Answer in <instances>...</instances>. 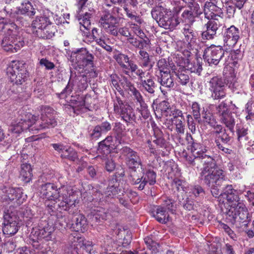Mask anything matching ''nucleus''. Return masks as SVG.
Masks as SVG:
<instances>
[{
  "label": "nucleus",
  "instance_id": "1",
  "mask_svg": "<svg viewBox=\"0 0 254 254\" xmlns=\"http://www.w3.org/2000/svg\"><path fill=\"white\" fill-rule=\"evenodd\" d=\"M16 118L11 123L9 130L12 133L19 134L24 130L39 131L46 128L54 127L57 125L54 116V110L47 106L41 107V118L32 114L20 110Z\"/></svg>",
  "mask_w": 254,
  "mask_h": 254
},
{
  "label": "nucleus",
  "instance_id": "2",
  "mask_svg": "<svg viewBox=\"0 0 254 254\" xmlns=\"http://www.w3.org/2000/svg\"><path fill=\"white\" fill-rule=\"evenodd\" d=\"M38 191L43 198L54 201L58 199V206L61 210L71 214L76 212L75 207L78 203L77 195L71 187L63 186L58 188L54 184L46 183L39 185Z\"/></svg>",
  "mask_w": 254,
  "mask_h": 254
},
{
  "label": "nucleus",
  "instance_id": "3",
  "mask_svg": "<svg viewBox=\"0 0 254 254\" xmlns=\"http://www.w3.org/2000/svg\"><path fill=\"white\" fill-rule=\"evenodd\" d=\"M219 9L215 4L211 2H206L204 6V12L205 18L209 19V21L204 26L206 30L201 33L202 40H212L214 38L216 32L221 26L219 19L222 18L217 14L214 13L212 11H216Z\"/></svg>",
  "mask_w": 254,
  "mask_h": 254
},
{
  "label": "nucleus",
  "instance_id": "4",
  "mask_svg": "<svg viewBox=\"0 0 254 254\" xmlns=\"http://www.w3.org/2000/svg\"><path fill=\"white\" fill-rule=\"evenodd\" d=\"M225 213L227 222L245 226H248L253 214V213L249 212L246 205L242 202L229 205Z\"/></svg>",
  "mask_w": 254,
  "mask_h": 254
},
{
  "label": "nucleus",
  "instance_id": "5",
  "mask_svg": "<svg viewBox=\"0 0 254 254\" xmlns=\"http://www.w3.org/2000/svg\"><path fill=\"white\" fill-rule=\"evenodd\" d=\"M151 15L158 25L166 29H173L180 23L179 19L173 16L170 9L162 5L153 9Z\"/></svg>",
  "mask_w": 254,
  "mask_h": 254
},
{
  "label": "nucleus",
  "instance_id": "6",
  "mask_svg": "<svg viewBox=\"0 0 254 254\" xmlns=\"http://www.w3.org/2000/svg\"><path fill=\"white\" fill-rule=\"evenodd\" d=\"M99 23L107 33L114 36L121 35L128 39L131 36L128 27L124 26L118 28L117 19L110 13L102 15Z\"/></svg>",
  "mask_w": 254,
  "mask_h": 254
},
{
  "label": "nucleus",
  "instance_id": "7",
  "mask_svg": "<svg viewBox=\"0 0 254 254\" xmlns=\"http://www.w3.org/2000/svg\"><path fill=\"white\" fill-rule=\"evenodd\" d=\"M91 4L89 0H79L78 2V10L76 17L82 31L89 30L91 27L90 19L94 13L93 9L90 7Z\"/></svg>",
  "mask_w": 254,
  "mask_h": 254
},
{
  "label": "nucleus",
  "instance_id": "8",
  "mask_svg": "<svg viewBox=\"0 0 254 254\" xmlns=\"http://www.w3.org/2000/svg\"><path fill=\"white\" fill-rule=\"evenodd\" d=\"M7 74L12 82L22 84L28 77L26 64L22 62L13 61L7 68Z\"/></svg>",
  "mask_w": 254,
  "mask_h": 254
},
{
  "label": "nucleus",
  "instance_id": "9",
  "mask_svg": "<svg viewBox=\"0 0 254 254\" xmlns=\"http://www.w3.org/2000/svg\"><path fill=\"white\" fill-rule=\"evenodd\" d=\"M141 170L143 174L141 176H139L136 172H133L129 174L128 177L130 183L137 186L136 188L140 190H143L147 184L151 186L156 182V174L154 171L150 169L145 171L143 168Z\"/></svg>",
  "mask_w": 254,
  "mask_h": 254
},
{
  "label": "nucleus",
  "instance_id": "10",
  "mask_svg": "<svg viewBox=\"0 0 254 254\" xmlns=\"http://www.w3.org/2000/svg\"><path fill=\"white\" fill-rule=\"evenodd\" d=\"M200 176L201 180L208 187L215 185L221 186L223 183L226 180L225 172L223 170L219 168L208 170L206 168L202 170Z\"/></svg>",
  "mask_w": 254,
  "mask_h": 254
},
{
  "label": "nucleus",
  "instance_id": "11",
  "mask_svg": "<svg viewBox=\"0 0 254 254\" xmlns=\"http://www.w3.org/2000/svg\"><path fill=\"white\" fill-rule=\"evenodd\" d=\"M114 110L126 123H130L135 120L136 117L132 108L119 97L116 96L114 100Z\"/></svg>",
  "mask_w": 254,
  "mask_h": 254
},
{
  "label": "nucleus",
  "instance_id": "12",
  "mask_svg": "<svg viewBox=\"0 0 254 254\" xmlns=\"http://www.w3.org/2000/svg\"><path fill=\"white\" fill-rule=\"evenodd\" d=\"M71 59L79 69H84L87 66L93 67L94 56L86 48H80L71 53Z\"/></svg>",
  "mask_w": 254,
  "mask_h": 254
},
{
  "label": "nucleus",
  "instance_id": "13",
  "mask_svg": "<svg viewBox=\"0 0 254 254\" xmlns=\"http://www.w3.org/2000/svg\"><path fill=\"white\" fill-rule=\"evenodd\" d=\"M2 231L4 234L14 235L20 227L17 215L9 210H4L3 216Z\"/></svg>",
  "mask_w": 254,
  "mask_h": 254
},
{
  "label": "nucleus",
  "instance_id": "14",
  "mask_svg": "<svg viewBox=\"0 0 254 254\" xmlns=\"http://www.w3.org/2000/svg\"><path fill=\"white\" fill-rule=\"evenodd\" d=\"M208 89L213 100H219L226 97V84L221 77L214 76L211 78L208 82Z\"/></svg>",
  "mask_w": 254,
  "mask_h": 254
},
{
  "label": "nucleus",
  "instance_id": "15",
  "mask_svg": "<svg viewBox=\"0 0 254 254\" xmlns=\"http://www.w3.org/2000/svg\"><path fill=\"white\" fill-rule=\"evenodd\" d=\"M2 192L1 199L7 203H16L18 205L23 203V192L20 188H14L9 186H3L0 188Z\"/></svg>",
  "mask_w": 254,
  "mask_h": 254
},
{
  "label": "nucleus",
  "instance_id": "16",
  "mask_svg": "<svg viewBox=\"0 0 254 254\" xmlns=\"http://www.w3.org/2000/svg\"><path fill=\"white\" fill-rule=\"evenodd\" d=\"M53 228L46 220H41L38 228L33 229L31 233V239L34 242L44 239L46 241L51 240Z\"/></svg>",
  "mask_w": 254,
  "mask_h": 254
},
{
  "label": "nucleus",
  "instance_id": "17",
  "mask_svg": "<svg viewBox=\"0 0 254 254\" xmlns=\"http://www.w3.org/2000/svg\"><path fill=\"white\" fill-rule=\"evenodd\" d=\"M121 151L122 155L126 157L127 165L130 169L129 174L136 172V169L139 166L142 169L141 160L137 152L127 146L123 147Z\"/></svg>",
  "mask_w": 254,
  "mask_h": 254
},
{
  "label": "nucleus",
  "instance_id": "18",
  "mask_svg": "<svg viewBox=\"0 0 254 254\" xmlns=\"http://www.w3.org/2000/svg\"><path fill=\"white\" fill-rule=\"evenodd\" d=\"M115 59L120 65L124 73L130 77H136L134 75V73L139 67L133 61L129 60V58L127 55L119 54L115 56Z\"/></svg>",
  "mask_w": 254,
  "mask_h": 254
},
{
  "label": "nucleus",
  "instance_id": "19",
  "mask_svg": "<svg viewBox=\"0 0 254 254\" xmlns=\"http://www.w3.org/2000/svg\"><path fill=\"white\" fill-rule=\"evenodd\" d=\"M4 10L7 13L9 14V16L11 18L15 17L16 22L21 23L22 25H24L25 24H26V22L23 20V17L18 15L19 14L26 15L30 17L35 15L36 13V9L33 7L31 3L28 0H25L21 2V5L18 8L16 16L15 13L7 11L5 8Z\"/></svg>",
  "mask_w": 254,
  "mask_h": 254
},
{
  "label": "nucleus",
  "instance_id": "20",
  "mask_svg": "<svg viewBox=\"0 0 254 254\" xmlns=\"http://www.w3.org/2000/svg\"><path fill=\"white\" fill-rule=\"evenodd\" d=\"M225 54L221 46H211L205 49L203 57L209 64L217 65ZM226 54L228 53L226 52Z\"/></svg>",
  "mask_w": 254,
  "mask_h": 254
},
{
  "label": "nucleus",
  "instance_id": "21",
  "mask_svg": "<svg viewBox=\"0 0 254 254\" xmlns=\"http://www.w3.org/2000/svg\"><path fill=\"white\" fill-rule=\"evenodd\" d=\"M17 34L13 35L12 33L9 35L4 33V37L1 42V46L3 50L6 52L12 53L16 52L23 46V42L20 39L18 41L16 37Z\"/></svg>",
  "mask_w": 254,
  "mask_h": 254
},
{
  "label": "nucleus",
  "instance_id": "22",
  "mask_svg": "<svg viewBox=\"0 0 254 254\" xmlns=\"http://www.w3.org/2000/svg\"><path fill=\"white\" fill-rule=\"evenodd\" d=\"M240 34L239 29L234 25L225 29L222 32L224 46L229 48L234 47L239 40Z\"/></svg>",
  "mask_w": 254,
  "mask_h": 254
},
{
  "label": "nucleus",
  "instance_id": "23",
  "mask_svg": "<svg viewBox=\"0 0 254 254\" xmlns=\"http://www.w3.org/2000/svg\"><path fill=\"white\" fill-rule=\"evenodd\" d=\"M145 74V71L139 68L134 73V75L137 76L138 80L140 81V86L143 90L151 94H153L155 92V83L152 78H149L146 80L143 79Z\"/></svg>",
  "mask_w": 254,
  "mask_h": 254
},
{
  "label": "nucleus",
  "instance_id": "24",
  "mask_svg": "<svg viewBox=\"0 0 254 254\" xmlns=\"http://www.w3.org/2000/svg\"><path fill=\"white\" fill-rule=\"evenodd\" d=\"M187 139L188 143L190 144V150L193 157L196 159H199L208 150L206 147L194 141L190 134H187Z\"/></svg>",
  "mask_w": 254,
  "mask_h": 254
},
{
  "label": "nucleus",
  "instance_id": "25",
  "mask_svg": "<svg viewBox=\"0 0 254 254\" xmlns=\"http://www.w3.org/2000/svg\"><path fill=\"white\" fill-rule=\"evenodd\" d=\"M70 99H67L71 106L72 107L73 112L76 114H79L83 113H86L90 110L89 106L85 104V100L83 98L78 96H71Z\"/></svg>",
  "mask_w": 254,
  "mask_h": 254
},
{
  "label": "nucleus",
  "instance_id": "26",
  "mask_svg": "<svg viewBox=\"0 0 254 254\" xmlns=\"http://www.w3.org/2000/svg\"><path fill=\"white\" fill-rule=\"evenodd\" d=\"M156 66L157 69L155 71L156 75H162L175 72V65L172 61H169L165 59L159 60Z\"/></svg>",
  "mask_w": 254,
  "mask_h": 254
},
{
  "label": "nucleus",
  "instance_id": "27",
  "mask_svg": "<svg viewBox=\"0 0 254 254\" xmlns=\"http://www.w3.org/2000/svg\"><path fill=\"white\" fill-rule=\"evenodd\" d=\"M117 146V145L114 143L113 137L112 136H108L104 140L99 143L97 151L99 154L107 156Z\"/></svg>",
  "mask_w": 254,
  "mask_h": 254
},
{
  "label": "nucleus",
  "instance_id": "28",
  "mask_svg": "<svg viewBox=\"0 0 254 254\" xmlns=\"http://www.w3.org/2000/svg\"><path fill=\"white\" fill-rule=\"evenodd\" d=\"M173 72L164 74L162 75H158L157 79L158 81L160 83L162 87H160V89L163 92V88H165L168 91L173 89L175 87V83L173 78Z\"/></svg>",
  "mask_w": 254,
  "mask_h": 254
},
{
  "label": "nucleus",
  "instance_id": "29",
  "mask_svg": "<svg viewBox=\"0 0 254 254\" xmlns=\"http://www.w3.org/2000/svg\"><path fill=\"white\" fill-rule=\"evenodd\" d=\"M88 227L87 219L81 214H77L73 218L71 228L76 232L83 233Z\"/></svg>",
  "mask_w": 254,
  "mask_h": 254
},
{
  "label": "nucleus",
  "instance_id": "30",
  "mask_svg": "<svg viewBox=\"0 0 254 254\" xmlns=\"http://www.w3.org/2000/svg\"><path fill=\"white\" fill-rule=\"evenodd\" d=\"M57 31L56 26L50 22L49 24H47L45 27H44L41 29L34 31V33L40 38L50 39L55 35Z\"/></svg>",
  "mask_w": 254,
  "mask_h": 254
},
{
  "label": "nucleus",
  "instance_id": "31",
  "mask_svg": "<svg viewBox=\"0 0 254 254\" xmlns=\"http://www.w3.org/2000/svg\"><path fill=\"white\" fill-rule=\"evenodd\" d=\"M152 215L159 223L166 224L169 221L168 211L163 206H157L152 211Z\"/></svg>",
  "mask_w": 254,
  "mask_h": 254
},
{
  "label": "nucleus",
  "instance_id": "32",
  "mask_svg": "<svg viewBox=\"0 0 254 254\" xmlns=\"http://www.w3.org/2000/svg\"><path fill=\"white\" fill-rule=\"evenodd\" d=\"M220 118V122L223 124L226 127L232 132H234V127L236 125V115L231 112H228Z\"/></svg>",
  "mask_w": 254,
  "mask_h": 254
},
{
  "label": "nucleus",
  "instance_id": "33",
  "mask_svg": "<svg viewBox=\"0 0 254 254\" xmlns=\"http://www.w3.org/2000/svg\"><path fill=\"white\" fill-rule=\"evenodd\" d=\"M71 242L70 248L77 254H83V248L85 242L83 238L78 236L72 237L70 240Z\"/></svg>",
  "mask_w": 254,
  "mask_h": 254
},
{
  "label": "nucleus",
  "instance_id": "34",
  "mask_svg": "<svg viewBox=\"0 0 254 254\" xmlns=\"http://www.w3.org/2000/svg\"><path fill=\"white\" fill-rule=\"evenodd\" d=\"M17 28L16 24L7 22L6 19L0 17V31L3 30L4 33L6 32L7 35L11 33L15 35L18 34Z\"/></svg>",
  "mask_w": 254,
  "mask_h": 254
},
{
  "label": "nucleus",
  "instance_id": "35",
  "mask_svg": "<svg viewBox=\"0 0 254 254\" xmlns=\"http://www.w3.org/2000/svg\"><path fill=\"white\" fill-rule=\"evenodd\" d=\"M223 195L226 196L229 202L236 203L240 202L237 190L233 188L232 185H227L223 190Z\"/></svg>",
  "mask_w": 254,
  "mask_h": 254
},
{
  "label": "nucleus",
  "instance_id": "36",
  "mask_svg": "<svg viewBox=\"0 0 254 254\" xmlns=\"http://www.w3.org/2000/svg\"><path fill=\"white\" fill-rule=\"evenodd\" d=\"M201 13L200 9L194 12L191 9H188L183 12L181 17L183 21L188 23L187 25H192L195 21V17L199 16Z\"/></svg>",
  "mask_w": 254,
  "mask_h": 254
},
{
  "label": "nucleus",
  "instance_id": "37",
  "mask_svg": "<svg viewBox=\"0 0 254 254\" xmlns=\"http://www.w3.org/2000/svg\"><path fill=\"white\" fill-rule=\"evenodd\" d=\"M137 5H122L123 8L126 12L127 16L130 18L131 20H134L136 22L139 24H141L142 20L137 15L136 12Z\"/></svg>",
  "mask_w": 254,
  "mask_h": 254
},
{
  "label": "nucleus",
  "instance_id": "38",
  "mask_svg": "<svg viewBox=\"0 0 254 254\" xmlns=\"http://www.w3.org/2000/svg\"><path fill=\"white\" fill-rule=\"evenodd\" d=\"M33 176L32 169L29 164L23 163L21 165L20 178L25 183L30 182Z\"/></svg>",
  "mask_w": 254,
  "mask_h": 254
},
{
  "label": "nucleus",
  "instance_id": "39",
  "mask_svg": "<svg viewBox=\"0 0 254 254\" xmlns=\"http://www.w3.org/2000/svg\"><path fill=\"white\" fill-rule=\"evenodd\" d=\"M243 57V54L240 50L232 51L230 54V56L228 57V60L225 61V64L226 65H232L236 66L239 61H241Z\"/></svg>",
  "mask_w": 254,
  "mask_h": 254
},
{
  "label": "nucleus",
  "instance_id": "40",
  "mask_svg": "<svg viewBox=\"0 0 254 254\" xmlns=\"http://www.w3.org/2000/svg\"><path fill=\"white\" fill-rule=\"evenodd\" d=\"M122 190L115 185H109L104 194H101V197L99 196V199L107 201L110 198L116 197V195L118 194Z\"/></svg>",
  "mask_w": 254,
  "mask_h": 254
},
{
  "label": "nucleus",
  "instance_id": "41",
  "mask_svg": "<svg viewBox=\"0 0 254 254\" xmlns=\"http://www.w3.org/2000/svg\"><path fill=\"white\" fill-rule=\"evenodd\" d=\"M50 21L49 18L46 16H36L35 19L32 22V27L33 32L34 31L41 29L43 27H45L47 24H49Z\"/></svg>",
  "mask_w": 254,
  "mask_h": 254
},
{
  "label": "nucleus",
  "instance_id": "42",
  "mask_svg": "<svg viewBox=\"0 0 254 254\" xmlns=\"http://www.w3.org/2000/svg\"><path fill=\"white\" fill-rule=\"evenodd\" d=\"M109 213L106 210L103 208H99L96 210L92 212L90 219L93 223H97L100 222L102 220L107 219Z\"/></svg>",
  "mask_w": 254,
  "mask_h": 254
},
{
  "label": "nucleus",
  "instance_id": "43",
  "mask_svg": "<svg viewBox=\"0 0 254 254\" xmlns=\"http://www.w3.org/2000/svg\"><path fill=\"white\" fill-rule=\"evenodd\" d=\"M191 25H185L183 29V33L189 44L191 45L194 43L196 40V33L190 27Z\"/></svg>",
  "mask_w": 254,
  "mask_h": 254
},
{
  "label": "nucleus",
  "instance_id": "44",
  "mask_svg": "<svg viewBox=\"0 0 254 254\" xmlns=\"http://www.w3.org/2000/svg\"><path fill=\"white\" fill-rule=\"evenodd\" d=\"M199 159L201 160V162L203 165V167L201 169V170H204L206 168L208 170L214 169V167L215 166V162L213 157L209 154V151L205 153L203 155V157H201Z\"/></svg>",
  "mask_w": 254,
  "mask_h": 254
},
{
  "label": "nucleus",
  "instance_id": "45",
  "mask_svg": "<svg viewBox=\"0 0 254 254\" xmlns=\"http://www.w3.org/2000/svg\"><path fill=\"white\" fill-rule=\"evenodd\" d=\"M125 80L127 87L130 91L131 94L133 96L134 98L136 100L137 102L139 103V105L145 103L139 91L136 89V88L130 82L127 81V78H125Z\"/></svg>",
  "mask_w": 254,
  "mask_h": 254
},
{
  "label": "nucleus",
  "instance_id": "46",
  "mask_svg": "<svg viewBox=\"0 0 254 254\" xmlns=\"http://www.w3.org/2000/svg\"><path fill=\"white\" fill-rule=\"evenodd\" d=\"M62 158L67 159L71 161H74L77 159V153L72 148L66 146L61 155Z\"/></svg>",
  "mask_w": 254,
  "mask_h": 254
},
{
  "label": "nucleus",
  "instance_id": "47",
  "mask_svg": "<svg viewBox=\"0 0 254 254\" xmlns=\"http://www.w3.org/2000/svg\"><path fill=\"white\" fill-rule=\"evenodd\" d=\"M73 89H76L75 86L74 81L72 79L70 78L69 81L64 88V89L60 93H57V96L61 99L67 98L68 95L70 94Z\"/></svg>",
  "mask_w": 254,
  "mask_h": 254
},
{
  "label": "nucleus",
  "instance_id": "48",
  "mask_svg": "<svg viewBox=\"0 0 254 254\" xmlns=\"http://www.w3.org/2000/svg\"><path fill=\"white\" fill-rule=\"evenodd\" d=\"M76 89L83 91L88 87L87 78L86 76L81 75L72 79Z\"/></svg>",
  "mask_w": 254,
  "mask_h": 254
},
{
  "label": "nucleus",
  "instance_id": "49",
  "mask_svg": "<svg viewBox=\"0 0 254 254\" xmlns=\"http://www.w3.org/2000/svg\"><path fill=\"white\" fill-rule=\"evenodd\" d=\"M178 78V82L182 85H186L190 81V77L186 70L174 72Z\"/></svg>",
  "mask_w": 254,
  "mask_h": 254
},
{
  "label": "nucleus",
  "instance_id": "50",
  "mask_svg": "<svg viewBox=\"0 0 254 254\" xmlns=\"http://www.w3.org/2000/svg\"><path fill=\"white\" fill-rule=\"evenodd\" d=\"M187 69L191 72L200 74L202 71V65L198 61L194 62H189L187 65Z\"/></svg>",
  "mask_w": 254,
  "mask_h": 254
},
{
  "label": "nucleus",
  "instance_id": "51",
  "mask_svg": "<svg viewBox=\"0 0 254 254\" xmlns=\"http://www.w3.org/2000/svg\"><path fill=\"white\" fill-rule=\"evenodd\" d=\"M172 186L174 189L178 191H185L186 189V183L185 181L178 178H175L172 183Z\"/></svg>",
  "mask_w": 254,
  "mask_h": 254
},
{
  "label": "nucleus",
  "instance_id": "52",
  "mask_svg": "<svg viewBox=\"0 0 254 254\" xmlns=\"http://www.w3.org/2000/svg\"><path fill=\"white\" fill-rule=\"evenodd\" d=\"M139 58L142 61V67H146L149 66L150 60L149 54L146 51L140 50L139 51Z\"/></svg>",
  "mask_w": 254,
  "mask_h": 254
},
{
  "label": "nucleus",
  "instance_id": "53",
  "mask_svg": "<svg viewBox=\"0 0 254 254\" xmlns=\"http://www.w3.org/2000/svg\"><path fill=\"white\" fill-rule=\"evenodd\" d=\"M202 116L204 122L209 124L210 126H214L216 125V120L212 114L209 112L203 111Z\"/></svg>",
  "mask_w": 254,
  "mask_h": 254
},
{
  "label": "nucleus",
  "instance_id": "54",
  "mask_svg": "<svg viewBox=\"0 0 254 254\" xmlns=\"http://www.w3.org/2000/svg\"><path fill=\"white\" fill-rule=\"evenodd\" d=\"M38 241L34 242L33 244V247L35 249L39 250V253L40 254H47L49 253H52V252L50 251V248L48 247L46 244H39Z\"/></svg>",
  "mask_w": 254,
  "mask_h": 254
},
{
  "label": "nucleus",
  "instance_id": "55",
  "mask_svg": "<svg viewBox=\"0 0 254 254\" xmlns=\"http://www.w3.org/2000/svg\"><path fill=\"white\" fill-rule=\"evenodd\" d=\"M191 107L192 110L191 113L194 119L199 123L200 121V107L199 104L196 102H192Z\"/></svg>",
  "mask_w": 254,
  "mask_h": 254
},
{
  "label": "nucleus",
  "instance_id": "56",
  "mask_svg": "<svg viewBox=\"0 0 254 254\" xmlns=\"http://www.w3.org/2000/svg\"><path fill=\"white\" fill-rule=\"evenodd\" d=\"M216 111L219 118L230 112L225 101H222L217 106Z\"/></svg>",
  "mask_w": 254,
  "mask_h": 254
},
{
  "label": "nucleus",
  "instance_id": "57",
  "mask_svg": "<svg viewBox=\"0 0 254 254\" xmlns=\"http://www.w3.org/2000/svg\"><path fill=\"white\" fill-rule=\"evenodd\" d=\"M247 129L245 128H240L237 127V133L238 135V140L240 142H245L248 139L247 135Z\"/></svg>",
  "mask_w": 254,
  "mask_h": 254
},
{
  "label": "nucleus",
  "instance_id": "58",
  "mask_svg": "<svg viewBox=\"0 0 254 254\" xmlns=\"http://www.w3.org/2000/svg\"><path fill=\"white\" fill-rule=\"evenodd\" d=\"M185 119H176L172 121L176 127V130L179 134H184L185 132V126L184 123Z\"/></svg>",
  "mask_w": 254,
  "mask_h": 254
},
{
  "label": "nucleus",
  "instance_id": "59",
  "mask_svg": "<svg viewBox=\"0 0 254 254\" xmlns=\"http://www.w3.org/2000/svg\"><path fill=\"white\" fill-rule=\"evenodd\" d=\"M174 203L175 201L174 199L169 197H165L163 199V203L160 206H163L168 211H173L175 208Z\"/></svg>",
  "mask_w": 254,
  "mask_h": 254
},
{
  "label": "nucleus",
  "instance_id": "60",
  "mask_svg": "<svg viewBox=\"0 0 254 254\" xmlns=\"http://www.w3.org/2000/svg\"><path fill=\"white\" fill-rule=\"evenodd\" d=\"M122 191L123 192L121 191V193L122 194V196H121V194H119L117 196V197L119 199L120 204L126 207H128L129 206V198L128 196V192H125L124 191Z\"/></svg>",
  "mask_w": 254,
  "mask_h": 254
},
{
  "label": "nucleus",
  "instance_id": "61",
  "mask_svg": "<svg viewBox=\"0 0 254 254\" xmlns=\"http://www.w3.org/2000/svg\"><path fill=\"white\" fill-rule=\"evenodd\" d=\"M231 139V137L227 132L226 130H224V132H222V133L218 136L216 140H219V141L224 145H228L229 144Z\"/></svg>",
  "mask_w": 254,
  "mask_h": 254
},
{
  "label": "nucleus",
  "instance_id": "62",
  "mask_svg": "<svg viewBox=\"0 0 254 254\" xmlns=\"http://www.w3.org/2000/svg\"><path fill=\"white\" fill-rule=\"evenodd\" d=\"M219 227L223 229L224 232L232 239L235 240L236 238V235L234 231L227 224L220 222L219 223Z\"/></svg>",
  "mask_w": 254,
  "mask_h": 254
},
{
  "label": "nucleus",
  "instance_id": "63",
  "mask_svg": "<svg viewBox=\"0 0 254 254\" xmlns=\"http://www.w3.org/2000/svg\"><path fill=\"white\" fill-rule=\"evenodd\" d=\"M246 112L248 114L246 117L247 120H252L254 118V111L253 110V103L249 101L246 105Z\"/></svg>",
  "mask_w": 254,
  "mask_h": 254
},
{
  "label": "nucleus",
  "instance_id": "64",
  "mask_svg": "<svg viewBox=\"0 0 254 254\" xmlns=\"http://www.w3.org/2000/svg\"><path fill=\"white\" fill-rule=\"evenodd\" d=\"M190 193H191L195 197H201L204 194V191L201 186H194L190 189Z\"/></svg>",
  "mask_w": 254,
  "mask_h": 254
}]
</instances>
